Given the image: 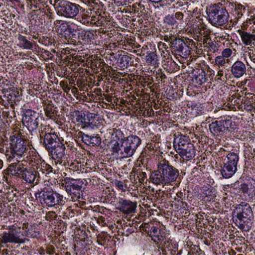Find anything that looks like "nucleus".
Instances as JSON below:
<instances>
[{
  "mask_svg": "<svg viewBox=\"0 0 255 255\" xmlns=\"http://www.w3.org/2000/svg\"><path fill=\"white\" fill-rule=\"evenodd\" d=\"M209 22L216 27L221 26L228 22L229 14L226 7L219 2L207 9Z\"/></svg>",
  "mask_w": 255,
  "mask_h": 255,
  "instance_id": "obj_1",
  "label": "nucleus"
},
{
  "mask_svg": "<svg viewBox=\"0 0 255 255\" xmlns=\"http://www.w3.org/2000/svg\"><path fill=\"white\" fill-rule=\"evenodd\" d=\"M51 171V168L46 166L44 168L36 167V170L34 167H30L27 169L22 165L12 163L10 165L6 170L4 171L5 175H40V174H49Z\"/></svg>",
  "mask_w": 255,
  "mask_h": 255,
  "instance_id": "obj_2",
  "label": "nucleus"
},
{
  "mask_svg": "<svg viewBox=\"0 0 255 255\" xmlns=\"http://www.w3.org/2000/svg\"><path fill=\"white\" fill-rule=\"evenodd\" d=\"M10 150H6L5 156L7 159L10 161L16 156L21 157L26 150L25 141L19 135L14 134L10 137Z\"/></svg>",
  "mask_w": 255,
  "mask_h": 255,
  "instance_id": "obj_3",
  "label": "nucleus"
},
{
  "mask_svg": "<svg viewBox=\"0 0 255 255\" xmlns=\"http://www.w3.org/2000/svg\"><path fill=\"white\" fill-rule=\"evenodd\" d=\"M36 198H38L42 204H45L48 207H54L57 205H63L64 201L63 196L53 190H42L35 194Z\"/></svg>",
  "mask_w": 255,
  "mask_h": 255,
  "instance_id": "obj_4",
  "label": "nucleus"
},
{
  "mask_svg": "<svg viewBox=\"0 0 255 255\" xmlns=\"http://www.w3.org/2000/svg\"><path fill=\"white\" fill-rule=\"evenodd\" d=\"M140 143L141 140L138 136H128L122 142V158L131 157Z\"/></svg>",
  "mask_w": 255,
  "mask_h": 255,
  "instance_id": "obj_5",
  "label": "nucleus"
},
{
  "mask_svg": "<svg viewBox=\"0 0 255 255\" xmlns=\"http://www.w3.org/2000/svg\"><path fill=\"white\" fill-rule=\"evenodd\" d=\"M79 7V5L69 1L60 0L57 6V12L59 15L66 17L73 18L78 14Z\"/></svg>",
  "mask_w": 255,
  "mask_h": 255,
  "instance_id": "obj_6",
  "label": "nucleus"
},
{
  "mask_svg": "<svg viewBox=\"0 0 255 255\" xmlns=\"http://www.w3.org/2000/svg\"><path fill=\"white\" fill-rule=\"evenodd\" d=\"M22 121L29 130H34L42 126L44 120L35 112L28 110L24 114Z\"/></svg>",
  "mask_w": 255,
  "mask_h": 255,
  "instance_id": "obj_7",
  "label": "nucleus"
},
{
  "mask_svg": "<svg viewBox=\"0 0 255 255\" xmlns=\"http://www.w3.org/2000/svg\"><path fill=\"white\" fill-rule=\"evenodd\" d=\"M239 157L237 154L229 153L225 159L224 165L221 170L222 175H233L237 170Z\"/></svg>",
  "mask_w": 255,
  "mask_h": 255,
  "instance_id": "obj_8",
  "label": "nucleus"
},
{
  "mask_svg": "<svg viewBox=\"0 0 255 255\" xmlns=\"http://www.w3.org/2000/svg\"><path fill=\"white\" fill-rule=\"evenodd\" d=\"M234 213H236L237 218L244 223L247 222L248 220H251L253 218L251 207L247 203L242 202L237 205Z\"/></svg>",
  "mask_w": 255,
  "mask_h": 255,
  "instance_id": "obj_9",
  "label": "nucleus"
},
{
  "mask_svg": "<svg viewBox=\"0 0 255 255\" xmlns=\"http://www.w3.org/2000/svg\"><path fill=\"white\" fill-rule=\"evenodd\" d=\"M66 191L70 195L74 194L76 196H80L79 191L82 188L83 182L80 179H73L66 177L64 179Z\"/></svg>",
  "mask_w": 255,
  "mask_h": 255,
  "instance_id": "obj_10",
  "label": "nucleus"
},
{
  "mask_svg": "<svg viewBox=\"0 0 255 255\" xmlns=\"http://www.w3.org/2000/svg\"><path fill=\"white\" fill-rule=\"evenodd\" d=\"M17 232L15 230L8 232H4L0 235V245L7 243L24 244L26 241H28L25 238H20L17 235Z\"/></svg>",
  "mask_w": 255,
  "mask_h": 255,
  "instance_id": "obj_11",
  "label": "nucleus"
},
{
  "mask_svg": "<svg viewBox=\"0 0 255 255\" xmlns=\"http://www.w3.org/2000/svg\"><path fill=\"white\" fill-rule=\"evenodd\" d=\"M160 175H179V171L174 167L169 165L168 161L165 159H161L158 164L157 170Z\"/></svg>",
  "mask_w": 255,
  "mask_h": 255,
  "instance_id": "obj_12",
  "label": "nucleus"
},
{
  "mask_svg": "<svg viewBox=\"0 0 255 255\" xmlns=\"http://www.w3.org/2000/svg\"><path fill=\"white\" fill-rule=\"evenodd\" d=\"M231 125L232 122L229 120L216 121L210 125L209 128L211 132L215 134L228 130Z\"/></svg>",
  "mask_w": 255,
  "mask_h": 255,
  "instance_id": "obj_13",
  "label": "nucleus"
},
{
  "mask_svg": "<svg viewBox=\"0 0 255 255\" xmlns=\"http://www.w3.org/2000/svg\"><path fill=\"white\" fill-rule=\"evenodd\" d=\"M65 150V146L64 144L59 143L48 151L51 154L52 158L56 160V162L61 163L67 159Z\"/></svg>",
  "mask_w": 255,
  "mask_h": 255,
  "instance_id": "obj_14",
  "label": "nucleus"
},
{
  "mask_svg": "<svg viewBox=\"0 0 255 255\" xmlns=\"http://www.w3.org/2000/svg\"><path fill=\"white\" fill-rule=\"evenodd\" d=\"M119 207L118 209L125 214H130L135 212L137 207L136 202H132L129 200L119 198Z\"/></svg>",
  "mask_w": 255,
  "mask_h": 255,
  "instance_id": "obj_15",
  "label": "nucleus"
},
{
  "mask_svg": "<svg viewBox=\"0 0 255 255\" xmlns=\"http://www.w3.org/2000/svg\"><path fill=\"white\" fill-rule=\"evenodd\" d=\"M40 135L41 137L44 136V143L47 150L52 149L60 143L57 141V140H58V136L54 132L46 133L45 132L44 133L43 130H41Z\"/></svg>",
  "mask_w": 255,
  "mask_h": 255,
  "instance_id": "obj_16",
  "label": "nucleus"
},
{
  "mask_svg": "<svg viewBox=\"0 0 255 255\" xmlns=\"http://www.w3.org/2000/svg\"><path fill=\"white\" fill-rule=\"evenodd\" d=\"M184 160H189L195 155V149L192 143H187V145L176 151Z\"/></svg>",
  "mask_w": 255,
  "mask_h": 255,
  "instance_id": "obj_17",
  "label": "nucleus"
},
{
  "mask_svg": "<svg viewBox=\"0 0 255 255\" xmlns=\"http://www.w3.org/2000/svg\"><path fill=\"white\" fill-rule=\"evenodd\" d=\"M158 246L162 248L163 252H169L171 254H175L178 250L176 243L166 237H164L162 243H159Z\"/></svg>",
  "mask_w": 255,
  "mask_h": 255,
  "instance_id": "obj_18",
  "label": "nucleus"
},
{
  "mask_svg": "<svg viewBox=\"0 0 255 255\" xmlns=\"http://www.w3.org/2000/svg\"><path fill=\"white\" fill-rule=\"evenodd\" d=\"M172 49L177 52L179 55H183V56H186L189 54V47L183 41V40L178 39H176L173 43Z\"/></svg>",
  "mask_w": 255,
  "mask_h": 255,
  "instance_id": "obj_19",
  "label": "nucleus"
},
{
  "mask_svg": "<svg viewBox=\"0 0 255 255\" xmlns=\"http://www.w3.org/2000/svg\"><path fill=\"white\" fill-rule=\"evenodd\" d=\"M231 72L235 78H240L246 74V66L243 62L238 60L233 64Z\"/></svg>",
  "mask_w": 255,
  "mask_h": 255,
  "instance_id": "obj_20",
  "label": "nucleus"
},
{
  "mask_svg": "<svg viewBox=\"0 0 255 255\" xmlns=\"http://www.w3.org/2000/svg\"><path fill=\"white\" fill-rule=\"evenodd\" d=\"M238 33L240 36L242 43L248 46L254 45L255 43V34L251 33L242 29L238 30Z\"/></svg>",
  "mask_w": 255,
  "mask_h": 255,
  "instance_id": "obj_21",
  "label": "nucleus"
},
{
  "mask_svg": "<svg viewBox=\"0 0 255 255\" xmlns=\"http://www.w3.org/2000/svg\"><path fill=\"white\" fill-rule=\"evenodd\" d=\"M148 236L151 237V240L156 244L158 245L159 243H161L163 240L164 239L165 235H163V233L161 232V230L155 227H152L150 230L148 232Z\"/></svg>",
  "mask_w": 255,
  "mask_h": 255,
  "instance_id": "obj_22",
  "label": "nucleus"
},
{
  "mask_svg": "<svg viewBox=\"0 0 255 255\" xmlns=\"http://www.w3.org/2000/svg\"><path fill=\"white\" fill-rule=\"evenodd\" d=\"M97 115L94 113H89L86 115L85 125L84 128L90 127L92 128L96 127L98 123V120L96 119Z\"/></svg>",
  "mask_w": 255,
  "mask_h": 255,
  "instance_id": "obj_23",
  "label": "nucleus"
},
{
  "mask_svg": "<svg viewBox=\"0 0 255 255\" xmlns=\"http://www.w3.org/2000/svg\"><path fill=\"white\" fill-rule=\"evenodd\" d=\"M153 184L155 185H166L169 183L170 179L169 176H149V179Z\"/></svg>",
  "mask_w": 255,
  "mask_h": 255,
  "instance_id": "obj_24",
  "label": "nucleus"
},
{
  "mask_svg": "<svg viewBox=\"0 0 255 255\" xmlns=\"http://www.w3.org/2000/svg\"><path fill=\"white\" fill-rule=\"evenodd\" d=\"M18 39L19 40V43L17 45L23 49H32L33 48V44L32 43L28 40L26 37L19 34L18 36Z\"/></svg>",
  "mask_w": 255,
  "mask_h": 255,
  "instance_id": "obj_25",
  "label": "nucleus"
},
{
  "mask_svg": "<svg viewBox=\"0 0 255 255\" xmlns=\"http://www.w3.org/2000/svg\"><path fill=\"white\" fill-rule=\"evenodd\" d=\"M72 116L75 118L76 122L84 128L85 125L86 115L79 111L75 110L73 112Z\"/></svg>",
  "mask_w": 255,
  "mask_h": 255,
  "instance_id": "obj_26",
  "label": "nucleus"
},
{
  "mask_svg": "<svg viewBox=\"0 0 255 255\" xmlns=\"http://www.w3.org/2000/svg\"><path fill=\"white\" fill-rule=\"evenodd\" d=\"M157 56L154 52H151L146 56V62L148 65L156 66L158 64Z\"/></svg>",
  "mask_w": 255,
  "mask_h": 255,
  "instance_id": "obj_27",
  "label": "nucleus"
},
{
  "mask_svg": "<svg viewBox=\"0 0 255 255\" xmlns=\"http://www.w3.org/2000/svg\"><path fill=\"white\" fill-rule=\"evenodd\" d=\"M46 117L55 120L56 118V112L54 108L51 106H47L44 109Z\"/></svg>",
  "mask_w": 255,
  "mask_h": 255,
  "instance_id": "obj_28",
  "label": "nucleus"
},
{
  "mask_svg": "<svg viewBox=\"0 0 255 255\" xmlns=\"http://www.w3.org/2000/svg\"><path fill=\"white\" fill-rule=\"evenodd\" d=\"M185 138V136L182 137L181 136L179 139L178 141L177 142V144H176V141H174V147L176 149V151L178 150V149H180L184 147V146L187 145V143H190V142H188L187 140H185L184 138Z\"/></svg>",
  "mask_w": 255,
  "mask_h": 255,
  "instance_id": "obj_29",
  "label": "nucleus"
},
{
  "mask_svg": "<svg viewBox=\"0 0 255 255\" xmlns=\"http://www.w3.org/2000/svg\"><path fill=\"white\" fill-rule=\"evenodd\" d=\"M202 193L201 194L200 197L205 198V197H209L210 200L213 199L214 197L215 194H213L212 189H210V188H207V187H204L203 189L201 190Z\"/></svg>",
  "mask_w": 255,
  "mask_h": 255,
  "instance_id": "obj_30",
  "label": "nucleus"
},
{
  "mask_svg": "<svg viewBox=\"0 0 255 255\" xmlns=\"http://www.w3.org/2000/svg\"><path fill=\"white\" fill-rule=\"evenodd\" d=\"M111 134L113 136H115L119 140L122 141L125 138L124 133L120 129L113 128Z\"/></svg>",
  "mask_w": 255,
  "mask_h": 255,
  "instance_id": "obj_31",
  "label": "nucleus"
},
{
  "mask_svg": "<svg viewBox=\"0 0 255 255\" xmlns=\"http://www.w3.org/2000/svg\"><path fill=\"white\" fill-rule=\"evenodd\" d=\"M164 22L169 25H174L176 23L174 15L168 14L164 18Z\"/></svg>",
  "mask_w": 255,
  "mask_h": 255,
  "instance_id": "obj_32",
  "label": "nucleus"
},
{
  "mask_svg": "<svg viewBox=\"0 0 255 255\" xmlns=\"http://www.w3.org/2000/svg\"><path fill=\"white\" fill-rule=\"evenodd\" d=\"M195 82L198 85H201L203 83H205L206 81V78L205 77V74H199L197 75L194 79Z\"/></svg>",
  "mask_w": 255,
  "mask_h": 255,
  "instance_id": "obj_33",
  "label": "nucleus"
},
{
  "mask_svg": "<svg viewBox=\"0 0 255 255\" xmlns=\"http://www.w3.org/2000/svg\"><path fill=\"white\" fill-rule=\"evenodd\" d=\"M215 61V63L219 66H224L226 63H228L229 62V59H227L226 60V58L222 55L216 57Z\"/></svg>",
  "mask_w": 255,
  "mask_h": 255,
  "instance_id": "obj_34",
  "label": "nucleus"
},
{
  "mask_svg": "<svg viewBox=\"0 0 255 255\" xmlns=\"http://www.w3.org/2000/svg\"><path fill=\"white\" fill-rule=\"evenodd\" d=\"M24 181L29 183H32L33 185H36L38 183V178L36 179V176H22Z\"/></svg>",
  "mask_w": 255,
  "mask_h": 255,
  "instance_id": "obj_35",
  "label": "nucleus"
},
{
  "mask_svg": "<svg viewBox=\"0 0 255 255\" xmlns=\"http://www.w3.org/2000/svg\"><path fill=\"white\" fill-rule=\"evenodd\" d=\"M90 140L91 141H90V144H91L93 145L98 146L101 142V139L98 134L96 135H91Z\"/></svg>",
  "mask_w": 255,
  "mask_h": 255,
  "instance_id": "obj_36",
  "label": "nucleus"
},
{
  "mask_svg": "<svg viewBox=\"0 0 255 255\" xmlns=\"http://www.w3.org/2000/svg\"><path fill=\"white\" fill-rule=\"evenodd\" d=\"M114 152H117L120 155L121 158H122V143L120 145L118 142H116L113 147Z\"/></svg>",
  "mask_w": 255,
  "mask_h": 255,
  "instance_id": "obj_37",
  "label": "nucleus"
},
{
  "mask_svg": "<svg viewBox=\"0 0 255 255\" xmlns=\"http://www.w3.org/2000/svg\"><path fill=\"white\" fill-rule=\"evenodd\" d=\"M197 30L201 36H203V37H207L209 35L210 32L209 29L205 27L204 26H201V27H198Z\"/></svg>",
  "mask_w": 255,
  "mask_h": 255,
  "instance_id": "obj_38",
  "label": "nucleus"
},
{
  "mask_svg": "<svg viewBox=\"0 0 255 255\" xmlns=\"http://www.w3.org/2000/svg\"><path fill=\"white\" fill-rule=\"evenodd\" d=\"M39 235V233L35 231H33L32 230H28V231H26V233L22 234L23 236H26L29 238H37Z\"/></svg>",
  "mask_w": 255,
  "mask_h": 255,
  "instance_id": "obj_39",
  "label": "nucleus"
},
{
  "mask_svg": "<svg viewBox=\"0 0 255 255\" xmlns=\"http://www.w3.org/2000/svg\"><path fill=\"white\" fill-rule=\"evenodd\" d=\"M232 53L233 50L230 48H227L222 51V56L226 59L230 57L232 55Z\"/></svg>",
  "mask_w": 255,
  "mask_h": 255,
  "instance_id": "obj_40",
  "label": "nucleus"
},
{
  "mask_svg": "<svg viewBox=\"0 0 255 255\" xmlns=\"http://www.w3.org/2000/svg\"><path fill=\"white\" fill-rule=\"evenodd\" d=\"M114 183L120 190H122L123 191H126L127 186L126 185H124L123 182L116 180L114 181Z\"/></svg>",
  "mask_w": 255,
  "mask_h": 255,
  "instance_id": "obj_41",
  "label": "nucleus"
},
{
  "mask_svg": "<svg viewBox=\"0 0 255 255\" xmlns=\"http://www.w3.org/2000/svg\"><path fill=\"white\" fill-rule=\"evenodd\" d=\"M199 251H200V249L197 246L193 245L191 246L190 251L188 253V255H196Z\"/></svg>",
  "mask_w": 255,
  "mask_h": 255,
  "instance_id": "obj_42",
  "label": "nucleus"
},
{
  "mask_svg": "<svg viewBox=\"0 0 255 255\" xmlns=\"http://www.w3.org/2000/svg\"><path fill=\"white\" fill-rule=\"evenodd\" d=\"M209 50L213 53L216 52L218 49L216 45L213 42H209Z\"/></svg>",
  "mask_w": 255,
  "mask_h": 255,
  "instance_id": "obj_43",
  "label": "nucleus"
},
{
  "mask_svg": "<svg viewBox=\"0 0 255 255\" xmlns=\"http://www.w3.org/2000/svg\"><path fill=\"white\" fill-rule=\"evenodd\" d=\"M91 135L83 133L82 136V141L87 144H90Z\"/></svg>",
  "mask_w": 255,
  "mask_h": 255,
  "instance_id": "obj_44",
  "label": "nucleus"
},
{
  "mask_svg": "<svg viewBox=\"0 0 255 255\" xmlns=\"http://www.w3.org/2000/svg\"><path fill=\"white\" fill-rule=\"evenodd\" d=\"M56 217V215L54 212H49L46 215V219L47 220H52L55 219Z\"/></svg>",
  "mask_w": 255,
  "mask_h": 255,
  "instance_id": "obj_45",
  "label": "nucleus"
},
{
  "mask_svg": "<svg viewBox=\"0 0 255 255\" xmlns=\"http://www.w3.org/2000/svg\"><path fill=\"white\" fill-rule=\"evenodd\" d=\"M128 227V226L127 225H125L123 227V230L125 231L126 230V236H128L129 234H131V233L133 232L134 231L132 230V229L130 228H127Z\"/></svg>",
  "mask_w": 255,
  "mask_h": 255,
  "instance_id": "obj_46",
  "label": "nucleus"
},
{
  "mask_svg": "<svg viewBox=\"0 0 255 255\" xmlns=\"http://www.w3.org/2000/svg\"><path fill=\"white\" fill-rule=\"evenodd\" d=\"M174 17H175V19L176 20V19H179V20H180V19H182L183 17V14L182 12H176L175 15H174Z\"/></svg>",
  "mask_w": 255,
  "mask_h": 255,
  "instance_id": "obj_47",
  "label": "nucleus"
},
{
  "mask_svg": "<svg viewBox=\"0 0 255 255\" xmlns=\"http://www.w3.org/2000/svg\"><path fill=\"white\" fill-rule=\"evenodd\" d=\"M44 0H30V2L32 3L33 2L35 5V7H37V6L36 5L38 4L39 3H42L44 2Z\"/></svg>",
  "mask_w": 255,
  "mask_h": 255,
  "instance_id": "obj_48",
  "label": "nucleus"
},
{
  "mask_svg": "<svg viewBox=\"0 0 255 255\" xmlns=\"http://www.w3.org/2000/svg\"><path fill=\"white\" fill-rule=\"evenodd\" d=\"M22 229L25 231L24 233H26V231H28V230H29L28 229V223H23L22 225Z\"/></svg>",
  "mask_w": 255,
  "mask_h": 255,
  "instance_id": "obj_49",
  "label": "nucleus"
},
{
  "mask_svg": "<svg viewBox=\"0 0 255 255\" xmlns=\"http://www.w3.org/2000/svg\"><path fill=\"white\" fill-rule=\"evenodd\" d=\"M147 48V46L146 45L144 46H143L141 49V53L139 54L140 56L144 55V53L143 52L144 50Z\"/></svg>",
  "mask_w": 255,
  "mask_h": 255,
  "instance_id": "obj_50",
  "label": "nucleus"
},
{
  "mask_svg": "<svg viewBox=\"0 0 255 255\" xmlns=\"http://www.w3.org/2000/svg\"><path fill=\"white\" fill-rule=\"evenodd\" d=\"M151 2L155 3H158L162 1V0H149Z\"/></svg>",
  "mask_w": 255,
  "mask_h": 255,
  "instance_id": "obj_51",
  "label": "nucleus"
},
{
  "mask_svg": "<svg viewBox=\"0 0 255 255\" xmlns=\"http://www.w3.org/2000/svg\"><path fill=\"white\" fill-rule=\"evenodd\" d=\"M145 177V176H142V178L140 179V178H139V176H136V179H138V180H139V181L140 182H141L142 181V182H143V181H144V179H143V178L144 177Z\"/></svg>",
  "mask_w": 255,
  "mask_h": 255,
  "instance_id": "obj_52",
  "label": "nucleus"
},
{
  "mask_svg": "<svg viewBox=\"0 0 255 255\" xmlns=\"http://www.w3.org/2000/svg\"><path fill=\"white\" fill-rule=\"evenodd\" d=\"M218 75L220 76H222L223 75V71L222 70H219L218 72Z\"/></svg>",
  "mask_w": 255,
  "mask_h": 255,
  "instance_id": "obj_53",
  "label": "nucleus"
},
{
  "mask_svg": "<svg viewBox=\"0 0 255 255\" xmlns=\"http://www.w3.org/2000/svg\"><path fill=\"white\" fill-rule=\"evenodd\" d=\"M130 194L132 196H134V197H137V195H136V191H133L132 192L130 193Z\"/></svg>",
  "mask_w": 255,
  "mask_h": 255,
  "instance_id": "obj_54",
  "label": "nucleus"
},
{
  "mask_svg": "<svg viewBox=\"0 0 255 255\" xmlns=\"http://www.w3.org/2000/svg\"><path fill=\"white\" fill-rule=\"evenodd\" d=\"M3 166V162L0 159V169H1Z\"/></svg>",
  "mask_w": 255,
  "mask_h": 255,
  "instance_id": "obj_55",
  "label": "nucleus"
},
{
  "mask_svg": "<svg viewBox=\"0 0 255 255\" xmlns=\"http://www.w3.org/2000/svg\"><path fill=\"white\" fill-rule=\"evenodd\" d=\"M66 25V23H64V22H62L60 25L61 26H62L63 27H65V25Z\"/></svg>",
  "mask_w": 255,
  "mask_h": 255,
  "instance_id": "obj_56",
  "label": "nucleus"
},
{
  "mask_svg": "<svg viewBox=\"0 0 255 255\" xmlns=\"http://www.w3.org/2000/svg\"><path fill=\"white\" fill-rule=\"evenodd\" d=\"M10 1H16V2H20V0H9Z\"/></svg>",
  "mask_w": 255,
  "mask_h": 255,
  "instance_id": "obj_57",
  "label": "nucleus"
},
{
  "mask_svg": "<svg viewBox=\"0 0 255 255\" xmlns=\"http://www.w3.org/2000/svg\"><path fill=\"white\" fill-rule=\"evenodd\" d=\"M164 39L165 40H166V41H167L168 37H167V36H166V37H165L164 38Z\"/></svg>",
  "mask_w": 255,
  "mask_h": 255,
  "instance_id": "obj_58",
  "label": "nucleus"
},
{
  "mask_svg": "<svg viewBox=\"0 0 255 255\" xmlns=\"http://www.w3.org/2000/svg\"><path fill=\"white\" fill-rule=\"evenodd\" d=\"M142 175H143V176L146 175V173L145 172H142Z\"/></svg>",
  "mask_w": 255,
  "mask_h": 255,
  "instance_id": "obj_59",
  "label": "nucleus"
},
{
  "mask_svg": "<svg viewBox=\"0 0 255 255\" xmlns=\"http://www.w3.org/2000/svg\"><path fill=\"white\" fill-rule=\"evenodd\" d=\"M223 177H225V178H228L229 177H231V176H223Z\"/></svg>",
  "mask_w": 255,
  "mask_h": 255,
  "instance_id": "obj_60",
  "label": "nucleus"
},
{
  "mask_svg": "<svg viewBox=\"0 0 255 255\" xmlns=\"http://www.w3.org/2000/svg\"><path fill=\"white\" fill-rule=\"evenodd\" d=\"M172 179H175L176 180V178H172Z\"/></svg>",
  "mask_w": 255,
  "mask_h": 255,
  "instance_id": "obj_61",
  "label": "nucleus"
},
{
  "mask_svg": "<svg viewBox=\"0 0 255 255\" xmlns=\"http://www.w3.org/2000/svg\"><path fill=\"white\" fill-rule=\"evenodd\" d=\"M154 175L155 176L158 175V174H155Z\"/></svg>",
  "mask_w": 255,
  "mask_h": 255,
  "instance_id": "obj_62",
  "label": "nucleus"
}]
</instances>
